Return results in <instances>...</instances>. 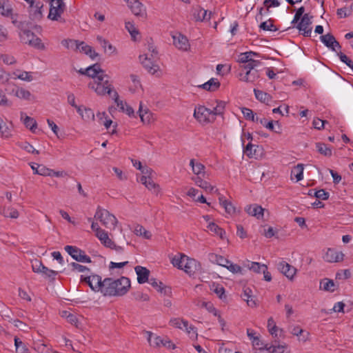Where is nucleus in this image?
Returning a JSON list of instances; mask_svg holds the SVG:
<instances>
[{
    "mask_svg": "<svg viewBox=\"0 0 353 353\" xmlns=\"http://www.w3.org/2000/svg\"><path fill=\"white\" fill-rule=\"evenodd\" d=\"M103 284L105 287L102 290V294L104 296H122L128 291L130 287V281L125 276L117 280L105 278Z\"/></svg>",
    "mask_w": 353,
    "mask_h": 353,
    "instance_id": "obj_1",
    "label": "nucleus"
},
{
    "mask_svg": "<svg viewBox=\"0 0 353 353\" xmlns=\"http://www.w3.org/2000/svg\"><path fill=\"white\" fill-rule=\"evenodd\" d=\"M94 81L89 83V88L93 89L98 95L111 94L112 87L110 83V77L99 68V72L94 77Z\"/></svg>",
    "mask_w": 353,
    "mask_h": 353,
    "instance_id": "obj_2",
    "label": "nucleus"
},
{
    "mask_svg": "<svg viewBox=\"0 0 353 353\" xmlns=\"http://www.w3.org/2000/svg\"><path fill=\"white\" fill-rule=\"evenodd\" d=\"M172 263L174 267L184 270V272L190 276L193 275L201 270V264L199 262L184 254L174 257L172 259Z\"/></svg>",
    "mask_w": 353,
    "mask_h": 353,
    "instance_id": "obj_3",
    "label": "nucleus"
},
{
    "mask_svg": "<svg viewBox=\"0 0 353 353\" xmlns=\"http://www.w3.org/2000/svg\"><path fill=\"white\" fill-rule=\"evenodd\" d=\"M94 219L99 220L103 225L110 230L114 229L118 223L117 218L112 214L100 206L97 209Z\"/></svg>",
    "mask_w": 353,
    "mask_h": 353,
    "instance_id": "obj_4",
    "label": "nucleus"
},
{
    "mask_svg": "<svg viewBox=\"0 0 353 353\" xmlns=\"http://www.w3.org/2000/svg\"><path fill=\"white\" fill-rule=\"evenodd\" d=\"M65 5L63 0H51L48 18L52 21L63 22L61 14L64 12Z\"/></svg>",
    "mask_w": 353,
    "mask_h": 353,
    "instance_id": "obj_5",
    "label": "nucleus"
},
{
    "mask_svg": "<svg viewBox=\"0 0 353 353\" xmlns=\"http://www.w3.org/2000/svg\"><path fill=\"white\" fill-rule=\"evenodd\" d=\"M194 117L201 124H207L215 120V117H213L211 110L204 105L195 107Z\"/></svg>",
    "mask_w": 353,
    "mask_h": 353,
    "instance_id": "obj_6",
    "label": "nucleus"
},
{
    "mask_svg": "<svg viewBox=\"0 0 353 353\" xmlns=\"http://www.w3.org/2000/svg\"><path fill=\"white\" fill-rule=\"evenodd\" d=\"M64 250L72 259L80 263H91V258L85 252L76 246L65 245Z\"/></svg>",
    "mask_w": 353,
    "mask_h": 353,
    "instance_id": "obj_7",
    "label": "nucleus"
},
{
    "mask_svg": "<svg viewBox=\"0 0 353 353\" xmlns=\"http://www.w3.org/2000/svg\"><path fill=\"white\" fill-rule=\"evenodd\" d=\"M139 60L145 69L152 74H154L159 70V66L156 63V61L149 57L148 54L140 55Z\"/></svg>",
    "mask_w": 353,
    "mask_h": 353,
    "instance_id": "obj_8",
    "label": "nucleus"
},
{
    "mask_svg": "<svg viewBox=\"0 0 353 353\" xmlns=\"http://www.w3.org/2000/svg\"><path fill=\"white\" fill-rule=\"evenodd\" d=\"M128 6L132 12L137 17L145 19L147 12L145 6L138 0H128Z\"/></svg>",
    "mask_w": 353,
    "mask_h": 353,
    "instance_id": "obj_9",
    "label": "nucleus"
},
{
    "mask_svg": "<svg viewBox=\"0 0 353 353\" xmlns=\"http://www.w3.org/2000/svg\"><path fill=\"white\" fill-rule=\"evenodd\" d=\"M277 268L283 274L290 280H293L296 273V268L285 261H281L277 263Z\"/></svg>",
    "mask_w": 353,
    "mask_h": 353,
    "instance_id": "obj_10",
    "label": "nucleus"
},
{
    "mask_svg": "<svg viewBox=\"0 0 353 353\" xmlns=\"http://www.w3.org/2000/svg\"><path fill=\"white\" fill-rule=\"evenodd\" d=\"M312 21L308 14H305L302 17L301 21L298 23L296 28L302 32L304 37H310L312 33V28L310 25Z\"/></svg>",
    "mask_w": 353,
    "mask_h": 353,
    "instance_id": "obj_11",
    "label": "nucleus"
},
{
    "mask_svg": "<svg viewBox=\"0 0 353 353\" xmlns=\"http://www.w3.org/2000/svg\"><path fill=\"white\" fill-rule=\"evenodd\" d=\"M173 43L176 48L182 51H188L190 45L189 43L188 39L184 35L181 33H176L172 36Z\"/></svg>",
    "mask_w": 353,
    "mask_h": 353,
    "instance_id": "obj_12",
    "label": "nucleus"
},
{
    "mask_svg": "<svg viewBox=\"0 0 353 353\" xmlns=\"http://www.w3.org/2000/svg\"><path fill=\"white\" fill-rule=\"evenodd\" d=\"M344 258V254L342 252H336L334 249L328 248L323 259L329 263H335L342 261Z\"/></svg>",
    "mask_w": 353,
    "mask_h": 353,
    "instance_id": "obj_13",
    "label": "nucleus"
},
{
    "mask_svg": "<svg viewBox=\"0 0 353 353\" xmlns=\"http://www.w3.org/2000/svg\"><path fill=\"white\" fill-rule=\"evenodd\" d=\"M43 3L40 0H38L33 6L30 7V18L32 21H40L43 18L42 8Z\"/></svg>",
    "mask_w": 353,
    "mask_h": 353,
    "instance_id": "obj_14",
    "label": "nucleus"
},
{
    "mask_svg": "<svg viewBox=\"0 0 353 353\" xmlns=\"http://www.w3.org/2000/svg\"><path fill=\"white\" fill-rule=\"evenodd\" d=\"M170 324L174 327L179 329L184 328L188 333H190L191 331H194V333H196V331H194L195 327L192 325H189L188 321L180 319V318H174L170 321Z\"/></svg>",
    "mask_w": 353,
    "mask_h": 353,
    "instance_id": "obj_15",
    "label": "nucleus"
},
{
    "mask_svg": "<svg viewBox=\"0 0 353 353\" xmlns=\"http://www.w3.org/2000/svg\"><path fill=\"white\" fill-rule=\"evenodd\" d=\"M264 208L261 205L254 203L247 205L245 208V211L250 216L256 217L257 219H263Z\"/></svg>",
    "mask_w": 353,
    "mask_h": 353,
    "instance_id": "obj_16",
    "label": "nucleus"
},
{
    "mask_svg": "<svg viewBox=\"0 0 353 353\" xmlns=\"http://www.w3.org/2000/svg\"><path fill=\"white\" fill-rule=\"evenodd\" d=\"M104 280H101V277L97 274L90 275V281L89 282V287L94 292H101L105 287Z\"/></svg>",
    "mask_w": 353,
    "mask_h": 353,
    "instance_id": "obj_17",
    "label": "nucleus"
},
{
    "mask_svg": "<svg viewBox=\"0 0 353 353\" xmlns=\"http://www.w3.org/2000/svg\"><path fill=\"white\" fill-rule=\"evenodd\" d=\"M76 48L79 49L81 52H83L88 55L92 59H94L99 55V54L96 52L90 46L87 45L83 41H77Z\"/></svg>",
    "mask_w": 353,
    "mask_h": 353,
    "instance_id": "obj_18",
    "label": "nucleus"
},
{
    "mask_svg": "<svg viewBox=\"0 0 353 353\" xmlns=\"http://www.w3.org/2000/svg\"><path fill=\"white\" fill-rule=\"evenodd\" d=\"M134 270L137 274V281L139 283L142 284L149 281L150 271L146 268L138 265L135 267Z\"/></svg>",
    "mask_w": 353,
    "mask_h": 353,
    "instance_id": "obj_19",
    "label": "nucleus"
},
{
    "mask_svg": "<svg viewBox=\"0 0 353 353\" xmlns=\"http://www.w3.org/2000/svg\"><path fill=\"white\" fill-rule=\"evenodd\" d=\"M256 122H259L261 124L264 125L266 128H268V130H270L272 132H274L276 133H281V126L279 123V121H275V124L277 125L276 128H275L272 121H267L266 119L264 117L260 118V117H256Z\"/></svg>",
    "mask_w": 353,
    "mask_h": 353,
    "instance_id": "obj_20",
    "label": "nucleus"
},
{
    "mask_svg": "<svg viewBox=\"0 0 353 353\" xmlns=\"http://www.w3.org/2000/svg\"><path fill=\"white\" fill-rule=\"evenodd\" d=\"M240 77L243 81L253 83L259 78V72L257 70H247L244 74L240 73Z\"/></svg>",
    "mask_w": 353,
    "mask_h": 353,
    "instance_id": "obj_21",
    "label": "nucleus"
},
{
    "mask_svg": "<svg viewBox=\"0 0 353 353\" xmlns=\"http://www.w3.org/2000/svg\"><path fill=\"white\" fill-rule=\"evenodd\" d=\"M97 40L103 48L105 52L109 53L110 55L117 52L116 48L110 43L108 40L103 39L101 36H97Z\"/></svg>",
    "mask_w": 353,
    "mask_h": 353,
    "instance_id": "obj_22",
    "label": "nucleus"
},
{
    "mask_svg": "<svg viewBox=\"0 0 353 353\" xmlns=\"http://www.w3.org/2000/svg\"><path fill=\"white\" fill-rule=\"evenodd\" d=\"M193 180L196 185L201 188L202 189H204L206 192L212 193L214 192L218 191V190L215 188V187L211 185L208 182L203 180L199 176L193 178Z\"/></svg>",
    "mask_w": 353,
    "mask_h": 353,
    "instance_id": "obj_23",
    "label": "nucleus"
},
{
    "mask_svg": "<svg viewBox=\"0 0 353 353\" xmlns=\"http://www.w3.org/2000/svg\"><path fill=\"white\" fill-rule=\"evenodd\" d=\"M101 65L99 63H94L92 65L89 66L86 69H80L79 72L81 74L87 75L89 77L94 78L99 72V68Z\"/></svg>",
    "mask_w": 353,
    "mask_h": 353,
    "instance_id": "obj_24",
    "label": "nucleus"
},
{
    "mask_svg": "<svg viewBox=\"0 0 353 353\" xmlns=\"http://www.w3.org/2000/svg\"><path fill=\"white\" fill-rule=\"evenodd\" d=\"M77 112L81 116L82 119L85 121L94 120V114L92 109L81 106L77 108Z\"/></svg>",
    "mask_w": 353,
    "mask_h": 353,
    "instance_id": "obj_25",
    "label": "nucleus"
},
{
    "mask_svg": "<svg viewBox=\"0 0 353 353\" xmlns=\"http://www.w3.org/2000/svg\"><path fill=\"white\" fill-rule=\"evenodd\" d=\"M147 334V339L151 346L160 347L163 343V339L161 336L154 335L150 331L144 332Z\"/></svg>",
    "mask_w": 353,
    "mask_h": 353,
    "instance_id": "obj_26",
    "label": "nucleus"
},
{
    "mask_svg": "<svg viewBox=\"0 0 353 353\" xmlns=\"http://www.w3.org/2000/svg\"><path fill=\"white\" fill-rule=\"evenodd\" d=\"M96 236L104 246L109 248L114 246V242L109 238L108 233L105 230L99 231V234H96Z\"/></svg>",
    "mask_w": 353,
    "mask_h": 353,
    "instance_id": "obj_27",
    "label": "nucleus"
},
{
    "mask_svg": "<svg viewBox=\"0 0 353 353\" xmlns=\"http://www.w3.org/2000/svg\"><path fill=\"white\" fill-rule=\"evenodd\" d=\"M320 39L326 47L331 49L332 51H336V49L333 48V42H335V37L332 34L327 33L325 35H322L320 37Z\"/></svg>",
    "mask_w": 353,
    "mask_h": 353,
    "instance_id": "obj_28",
    "label": "nucleus"
},
{
    "mask_svg": "<svg viewBox=\"0 0 353 353\" xmlns=\"http://www.w3.org/2000/svg\"><path fill=\"white\" fill-rule=\"evenodd\" d=\"M0 12L4 16H10L12 14V7L8 0H0Z\"/></svg>",
    "mask_w": 353,
    "mask_h": 353,
    "instance_id": "obj_29",
    "label": "nucleus"
},
{
    "mask_svg": "<svg viewBox=\"0 0 353 353\" xmlns=\"http://www.w3.org/2000/svg\"><path fill=\"white\" fill-rule=\"evenodd\" d=\"M208 230L214 234L219 236L221 239H225V232L214 222H210L208 225Z\"/></svg>",
    "mask_w": 353,
    "mask_h": 353,
    "instance_id": "obj_30",
    "label": "nucleus"
},
{
    "mask_svg": "<svg viewBox=\"0 0 353 353\" xmlns=\"http://www.w3.org/2000/svg\"><path fill=\"white\" fill-rule=\"evenodd\" d=\"M14 345L16 353H30V350L26 344L23 343L19 338L14 337Z\"/></svg>",
    "mask_w": 353,
    "mask_h": 353,
    "instance_id": "obj_31",
    "label": "nucleus"
},
{
    "mask_svg": "<svg viewBox=\"0 0 353 353\" xmlns=\"http://www.w3.org/2000/svg\"><path fill=\"white\" fill-rule=\"evenodd\" d=\"M316 148L317 151L322 155L330 157L332 154V148L328 147L325 143H316Z\"/></svg>",
    "mask_w": 353,
    "mask_h": 353,
    "instance_id": "obj_32",
    "label": "nucleus"
},
{
    "mask_svg": "<svg viewBox=\"0 0 353 353\" xmlns=\"http://www.w3.org/2000/svg\"><path fill=\"white\" fill-rule=\"evenodd\" d=\"M12 92L19 99L26 100L31 99L32 94L30 92L23 88H17L16 90L13 89Z\"/></svg>",
    "mask_w": 353,
    "mask_h": 353,
    "instance_id": "obj_33",
    "label": "nucleus"
},
{
    "mask_svg": "<svg viewBox=\"0 0 353 353\" xmlns=\"http://www.w3.org/2000/svg\"><path fill=\"white\" fill-rule=\"evenodd\" d=\"M335 283L333 280L325 278L320 283V288L327 292L334 291Z\"/></svg>",
    "mask_w": 353,
    "mask_h": 353,
    "instance_id": "obj_34",
    "label": "nucleus"
},
{
    "mask_svg": "<svg viewBox=\"0 0 353 353\" xmlns=\"http://www.w3.org/2000/svg\"><path fill=\"white\" fill-rule=\"evenodd\" d=\"M220 86V83L216 79L212 78L208 82L199 85L200 88L208 91H214Z\"/></svg>",
    "mask_w": 353,
    "mask_h": 353,
    "instance_id": "obj_35",
    "label": "nucleus"
},
{
    "mask_svg": "<svg viewBox=\"0 0 353 353\" xmlns=\"http://www.w3.org/2000/svg\"><path fill=\"white\" fill-rule=\"evenodd\" d=\"M303 165L298 164L294 166L291 171V179H292L293 176L296 178V181H299L303 178Z\"/></svg>",
    "mask_w": 353,
    "mask_h": 353,
    "instance_id": "obj_36",
    "label": "nucleus"
},
{
    "mask_svg": "<svg viewBox=\"0 0 353 353\" xmlns=\"http://www.w3.org/2000/svg\"><path fill=\"white\" fill-rule=\"evenodd\" d=\"M219 203L224 208L228 214H232L235 212L236 208L234 207L232 203L225 199L223 196L219 197Z\"/></svg>",
    "mask_w": 353,
    "mask_h": 353,
    "instance_id": "obj_37",
    "label": "nucleus"
},
{
    "mask_svg": "<svg viewBox=\"0 0 353 353\" xmlns=\"http://www.w3.org/2000/svg\"><path fill=\"white\" fill-rule=\"evenodd\" d=\"M39 274H41L45 279H49L51 281H54L56 276L58 274V272L50 270L44 266L41 267V270Z\"/></svg>",
    "mask_w": 353,
    "mask_h": 353,
    "instance_id": "obj_38",
    "label": "nucleus"
},
{
    "mask_svg": "<svg viewBox=\"0 0 353 353\" xmlns=\"http://www.w3.org/2000/svg\"><path fill=\"white\" fill-rule=\"evenodd\" d=\"M34 36V34L29 30H21L19 33L21 41L26 44H29L31 42Z\"/></svg>",
    "mask_w": 353,
    "mask_h": 353,
    "instance_id": "obj_39",
    "label": "nucleus"
},
{
    "mask_svg": "<svg viewBox=\"0 0 353 353\" xmlns=\"http://www.w3.org/2000/svg\"><path fill=\"white\" fill-rule=\"evenodd\" d=\"M139 114L141 121L143 123H148L150 121L151 114L149 112L148 109L143 110L142 102H140L139 108Z\"/></svg>",
    "mask_w": 353,
    "mask_h": 353,
    "instance_id": "obj_40",
    "label": "nucleus"
},
{
    "mask_svg": "<svg viewBox=\"0 0 353 353\" xmlns=\"http://www.w3.org/2000/svg\"><path fill=\"white\" fill-rule=\"evenodd\" d=\"M254 92L256 98L261 102L268 103L272 99V97L267 92H263L257 89H254Z\"/></svg>",
    "mask_w": 353,
    "mask_h": 353,
    "instance_id": "obj_41",
    "label": "nucleus"
},
{
    "mask_svg": "<svg viewBox=\"0 0 353 353\" xmlns=\"http://www.w3.org/2000/svg\"><path fill=\"white\" fill-rule=\"evenodd\" d=\"M243 299L247 301V303L250 307L256 306V303L254 299H253L252 296V290L249 288H245L243 290V294L242 295Z\"/></svg>",
    "mask_w": 353,
    "mask_h": 353,
    "instance_id": "obj_42",
    "label": "nucleus"
},
{
    "mask_svg": "<svg viewBox=\"0 0 353 353\" xmlns=\"http://www.w3.org/2000/svg\"><path fill=\"white\" fill-rule=\"evenodd\" d=\"M260 29L264 31L276 32L279 29L274 25L273 20L270 19L268 21L262 22L259 25Z\"/></svg>",
    "mask_w": 353,
    "mask_h": 353,
    "instance_id": "obj_43",
    "label": "nucleus"
},
{
    "mask_svg": "<svg viewBox=\"0 0 353 353\" xmlns=\"http://www.w3.org/2000/svg\"><path fill=\"white\" fill-rule=\"evenodd\" d=\"M97 117L100 124L103 125L107 129L109 128L112 123V121L107 118L106 113L105 112H98Z\"/></svg>",
    "mask_w": 353,
    "mask_h": 353,
    "instance_id": "obj_44",
    "label": "nucleus"
},
{
    "mask_svg": "<svg viewBox=\"0 0 353 353\" xmlns=\"http://www.w3.org/2000/svg\"><path fill=\"white\" fill-rule=\"evenodd\" d=\"M134 232L137 236H141L145 239H150L152 237L150 232L146 230L142 225H137L134 230Z\"/></svg>",
    "mask_w": 353,
    "mask_h": 353,
    "instance_id": "obj_45",
    "label": "nucleus"
},
{
    "mask_svg": "<svg viewBox=\"0 0 353 353\" xmlns=\"http://www.w3.org/2000/svg\"><path fill=\"white\" fill-rule=\"evenodd\" d=\"M190 165L192 167L194 174L196 175L202 173L205 169V166L202 163L199 162L196 163L194 159L190 160Z\"/></svg>",
    "mask_w": 353,
    "mask_h": 353,
    "instance_id": "obj_46",
    "label": "nucleus"
},
{
    "mask_svg": "<svg viewBox=\"0 0 353 353\" xmlns=\"http://www.w3.org/2000/svg\"><path fill=\"white\" fill-rule=\"evenodd\" d=\"M257 55H258L257 53L252 52V51L241 53L239 55V61L240 63L245 64V63L248 62L249 61L254 59L253 57L257 56Z\"/></svg>",
    "mask_w": 353,
    "mask_h": 353,
    "instance_id": "obj_47",
    "label": "nucleus"
},
{
    "mask_svg": "<svg viewBox=\"0 0 353 353\" xmlns=\"http://www.w3.org/2000/svg\"><path fill=\"white\" fill-rule=\"evenodd\" d=\"M0 134L5 138H8L11 136V130L6 125V123L0 117Z\"/></svg>",
    "mask_w": 353,
    "mask_h": 353,
    "instance_id": "obj_48",
    "label": "nucleus"
},
{
    "mask_svg": "<svg viewBox=\"0 0 353 353\" xmlns=\"http://www.w3.org/2000/svg\"><path fill=\"white\" fill-rule=\"evenodd\" d=\"M23 123L26 127L29 128L32 132H34L37 126V123L35 119L28 116H26L24 117Z\"/></svg>",
    "mask_w": 353,
    "mask_h": 353,
    "instance_id": "obj_49",
    "label": "nucleus"
},
{
    "mask_svg": "<svg viewBox=\"0 0 353 353\" xmlns=\"http://www.w3.org/2000/svg\"><path fill=\"white\" fill-rule=\"evenodd\" d=\"M148 282L153 288L157 289L158 292L161 293L166 292L165 288L162 282L157 281L156 279H150Z\"/></svg>",
    "mask_w": 353,
    "mask_h": 353,
    "instance_id": "obj_50",
    "label": "nucleus"
},
{
    "mask_svg": "<svg viewBox=\"0 0 353 353\" xmlns=\"http://www.w3.org/2000/svg\"><path fill=\"white\" fill-rule=\"evenodd\" d=\"M37 165V174L41 176H52V170L48 168L43 165L36 164Z\"/></svg>",
    "mask_w": 353,
    "mask_h": 353,
    "instance_id": "obj_51",
    "label": "nucleus"
},
{
    "mask_svg": "<svg viewBox=\"0 0 353 353\" xmlns=\"http://www.w3.org/2000/svg\"><path fill=\"white\" fill-rule=\"evenodd\" d=\"M248 268L254 272L260 273L262 272L263 269L267 268V265L265 264H261L258 262H251L248 265Z\"/></svg>",
    "mask_w": 353,
    "mask_h": 353,
    "instance_id": "obj_52",
    "label": "nucleus"
},
{
    "mask_svg": "<svg viewBox=\"0 0 353 353\" xmlns=\"http://www.w3.org/2000/svg\"><path fill=\"white\" fill-rule=\"evenodd\" d=\"M261 64V62L258 60L252 59L248 62L245 63L242 65V68L245 71L247 70H254L255 68L259 66Z\"/></svg>",
    "mask_w": 353,
    "mask_h": 353,
    "instance_id": "obj_53",
    "label": "nucleus"
},
{
    "mask_svg": "<svg viewBox=\"0 0 353 353\" xmlns=\"http://www.w3.org/2000/svg\"><path fill=\"white\" fill-rule=\"evenodd\" d=\"M28 45H30L35 48H37L39 50H44L45 49V46L42 43L41 39L37 37L35 34L33 37V38L32 39L31 42L29 43Z\"/></svg>",
    "mask_w": 353,
    "mask_h": 353,
    "instance_id": "obj_54",
    "label": "nucleus"
},
{
    "mask_svg": "<svg viewBox=\"0 0 353 353\" xmlns=\"http://www.w3.org/2000/svg\"><path fill=\"white\" fill-rule=\"evenodd\" d=\"M225 108V103L223 101L217 102V105L213 110H211V112L212 114L213 117H215L216 115H220L223 114V110Z\"/></svg>",
    "mask_w": 353,
    "mask_h": 353,
    "instance_id": "obj_55",
    "label": "nucleus"
},
{
    "mask_svg": "<svg viewBox=\"0 0 353 353\" xmlns=\"http://www.w3.org/2000/svg\"><path fill=\"white\" fill-rule=\"evenodd\" d=\"M149 190H151L153 192V193L157 194L159 191L160 188L158 184L155 183L152 178L150 177L149 180L148 181L146 185H145Z\"/></svg>",
    "mask_w": 353,
    "mask_h": 353,
    "instance_id": "obj_56",
    "label": "nucleus"
},
{
    "mask_svg": "<svg viewBox=\"0 0 353 353\" xmlns=\"http://www.w3.org/2000/svg\"><path fill=\"white\" fill-rule=\"evenodd\" d=\"M241 112L243 113L245 119L252 121H256V117H254L253 111L251 109L248 108H242Z\"/></svg>",
    "mask_w": 353,
    "mask_h": 353,
    "instance_id": "obj_57",
    "label": "nucleus"
},
{
    "mask_svg": "<svg viewBox=\"0 0 353 353\" xmlns=\"http://www.w3.org/2000/svg\"><path fill=\"white\" fill-rule=\"evenodd\" d=\"M268 328L269 332L272 334L276 336V332L278 330V327L276 325L272 317H270L268 320Z\"/></svg>",
    "mask_w": 353,
    "mask_h": 353,
    "instance_id": "obj_58",
    "label": "nucleus"
},
{
    "mask_svg": "<svg viewBox=\"0 0 353 353\" xmlns=\"http://www.w3.org/2000/svg\"><path fill=\"white\" fill-rule=\"evenodd\" d=\"M70 266L72 268V271H77L79 272H90V269L88 268L75 262H72L70 263Z\"/></svg>",
    "mask_w": 353,
    "mask_h": 353,
    "instance_id": "obj_59",
    "label": "nucleus"
},
{
    "mask_svg": "<svg viewBox=\"0 0 353 353\" xmlns=\"http://www.w3.org/2000/svg\"><path fill=\"white\" fill-rule=\"evenodd\" d=\"M112 97L114 100V102L117 103V107L119 108L121 110H125V107L127 106V103L119 100V94L116 91L113 92Z\"/></svg>",
    "mask_w": 353,
    "mask_h": 353,
    "instance_id": "obj_60",
    "label": "nucleus"
},
{
    "mask_svg": "<svg viewBox=\"0 0 353 353\" xmlns=\"http://www.w3.org/2000/svg\"><path fill=\"white\" fill-rule=\"evenodd\" d=\"M263 6L265 8L266 12H269L270 8L278 7L280 6L279 0H265Z\"/></svg>",
    "mask_w": 353,
    "mask_h": 353,
    "instance_id": "obj_61",
    "label": "nucleus"
},
{
    "mask_svg": "<svg viewBox=\"0 0 353 353\" xmlns=\"http://www.w3.org/2000/svg\"><path fill=\"white\" fill-rule=\"evenodd\" d=\"M340 60L353 70V61L341 52L337 53Z\"/></svg>",
    "mask_w": 353,
    "mask_h": 353,
    "instance_id": "obj_62",
    "label": "nucleus"
},
{
    "mask_svg": "<svg viewBox=\"0 0 353 353\" xmlns=\"http://www.w3.org/2000/svg\"><path fill=\"white\" fill-rule=\"evenodd\" d=\"M329 192H326L323 189L319 190L317 191H315L314 193V196L319 199L321 200H327L329 198Z\"/></svg>",
    "mask_w": 353,
    "mask_h": 353,
    "instance_id": "obj_63",
    "label": "nucleus"
},
{
    "mask_svg": "<svg viewBox=\"0 0 353 353\" xmlns=\"http://www.w3.org/2000/svg\"><path fill=\"white\" fill-rule=\"evenodd\" d=\"M230 272L236 274V273H241V267L237 264L233 263L232 261H230V263L227 265L225 267Z\"/></svg>",
    "mask_w": 353,
    "mask_h": 353,
    "instance_id": "obj_64",
    "label": "nucleus"
}]
</instances>
